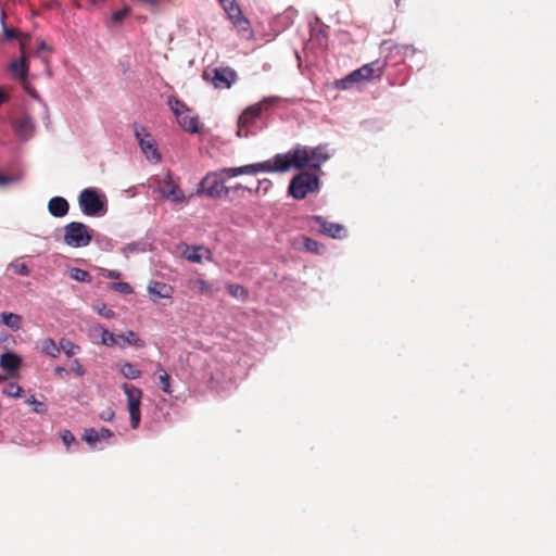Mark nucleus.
Segmentation results:
<instances>
[{
  "label": "nucleus",
  "mask_w": 556,
  "mask_h": 556,
  "mask_svg": "<svg viewBox=\"0 0 556 556\" xmlns=\"http://www.w3.org/2000/svg\"><path fill=\"white\" fill-rule=\"evenodd\" d=\"M254 168L238 166V167H223L218 170L207 173L200 181L197 194H204L212 199L226 198L230 192V187L225 185L226 179L235 178L240 175H248Z\"/></svg>",
  "instance_id": "nucleus-1"
},
{
  "label": "nucleus",
  "mask_w": 556,
  "mask_h": 556,
  "mask_svg": "<svg viewBox=\"0 0 556 556\" xmlns=\"http://www.w3.org/2000/svg\"><path fill=\"white\" fill-rule=\"evenodd\" d=\"M386 65L387 62L380 60L364 64L359 68L350 73L344 78L337 80L336 87L338 89L346 90L354 84L379 79L383 75Z\"/></svg>",
  "instance_id": "nucleus-2"
},
{
  "label": "nucleus",
  "mask_w": 556,
  "mask_h": 556,
  "mask_svg": "<svg viewBox=\"0 0 556 556\" xmlns=\"http://www.w3.org/2000/svg\"><path fill=\"white\" fill-rule=\"evenodd\" d=\"M330 157L326 147H298L294 149L295 168L302 169L308 167L317 174L321 165Z\"/></svg>",
  "instance_id": "nucleus-3"
},
{
  "label": "nucleus",
  "mask_w": 556,
  "mask_h": 556,
  "mask_svg": "<svg viewBox=\"0 0 556 556\" xmlns=\"http://www.w3.org/2000/svg\"><path fill=\"white\" fill-rule=\"evenodd\" d=\"M277 100L275 97L263 99L261 102L248 106L238 118L237 136L245 138L250 134V127L261 116V114L268 110L271 103Z\"/></svg>",
  "instance_id": "nucleus-4"
},
{
  "label": "nucleus",
  "mask_w": 556,
  "mask_h": 556,
  "mask_svg": "<svg viewBox=\"0 0 556 556\" xmlns=\"http://www.w3.org/2000/svg\"><path fill=\"white\" fill-rule=\"evenodd\" d=\"M319 189V178L315 173L302 172L295 175L289 185L290 194L296 199L302 200L308 193L316 192Z\"/></svg>",
  "instance_id": "nucleus-5"
},
{
  "label": "nucleus",
  "mask_w": 556,
  "mask_h": 556,
  "mask_svg": "<svg viewBox=\"0 0 556 556\" xmlns=\"http://www.w3.org/2000/svg\"><path fill=\"white\" fill-rule=\"evenodd\" d=\"M291 166L295 167L294 150L288 152L287 154H277L273 160L245 165V167L254 168L252 172H248V175L271 172L283 173L290 169Z\"/></svg>",
  "instance_id": "nucleus-6"
},
{
  "label": "nucleus",
  "mask_w": 556,
  "mask_h": 556,
  "mask_svg": "<svg viewBox=\"0 0 556 556\" xmlns=\"http://www.w3.org/2000/svg\"><path fill=\"white\" fill-rule=\"evenodd\" d=\"M92 231L80 222H72L64 227V242L72 248L87 247L92 240Z\"/></svg>",
  "instance_id": "nucleus-7"
},
{
  "label": "nucleus",
  "mask_w": 556,
  "mask_h": 556,
  "mask_svg": "<svg viewBox=\"0 0 556 556\" xmlns=\"http://www.w3.org/2000/svg\"><path fill=\"white\" fill-rule=\"evenodd\" d=\"M126 397H127V408L130 417V425L132 429H137L140 425L141 420V399H142V390L128 383H124L122 386Z\"/></svg>",
  "instance_id": "nucleus-8"
},
{
  "label": "nucleus",
  "mask_w": 556,
  "mask_h": 556,
  "mask_svg": "<svg viewBox=\"0 0 556 556\" xmlns=\"http://www.w3.org/2000/svg\"><path fill=\"white\" fill-rule=\"evenodd\" d=\"M79 205L84 214L88 216H99L105 213V203L100 198L97 190L87 188L79 194Z\"/></svg>",
  "instance_id": "nucleus-9"
},
{
  "label": "nucleus",
  "mask_w": 556,
  "mask_h": 556,
  "mask_svg": "<svg viewBox=\"0 0 556 556\" xmlns=\"http://www.w3.org/2000/svg\"><path fill=\"white\" fill-rule=\"evenodd\" d=\"M237 73L230 67H218L211 72L205 71L203 78L211 81L215 88L228 89L237 80Z\"/></svg>",
  "instance_id": "nucleus-10"
},
{
  "label": "nucleus",
  "mask_w": 556,
  "mask_h": 556,
  "mask_svg": "<svg viewBox=\"0 0 556 556\" xmlns=\"http://www.w3.org/2000/svg\"><path fill=\"white\" fill-rule=\"evenodd\" d=\"M308 226L312 230L334 239H341L345 236V229L341 224L328 222L321 216L315 215L309 217Z\"/></svg>",
  "instance_id": "nucleus-11"
},
{
  "label": "nucleus",
  "mask_w": 556,
  "mask_h": 556,
  "mask_svg": "<svg viewBox=\"0 0 556 556\" xmlns=\"http://www.w3.org/2000/svg\"><path fill=\"white\" fill-rule=\"evenodd\" d=\"M157 191L162 197L173 201L182 202L185 201V193L180 189L179 185L175 182L172 175L167 173L163 178L157 179Z\"/></svg>",
  "instance_id": "nucleus-12"
},
{
  "label": "nucleus",
  "mask_w": 556,
  "mask_h": 556,
  "mask_svg": "<svg viewBox=\"0 0 556 556\" xmlns=\"http://www.w3.org/2000/svg\"><path fill=\"white\" fill-rule=\"evenodd\" d=\"M22 364L21 357L12 352L3 353L0 356V367L9 372L11 377H14L18 371Z\"/></svg>",
  "instance_id": "nucleus-13"
},
{
  "label": "nucleus",
  "mask_w": 556,
  "mask_h": 556,
  "mask_svg": "<svg viewBox=\"0 0 556 556\" xmlns=\"http://www.w3.org/2000/svg\"><path fill=\"white\" fill-rule=\"evenodd\" d=\"M148 292L152 296L153 302H156L157 299H170L174 292V289L172 286L160 282V281H152L148 286Z\"/></svg>",
  "instance_id": "nucleus-14"
},
{
  "label": "nucleus",
  "mask_w": 556,
  "mask_h": 556,
  "mask_svg": "<svg viewBox=\"0 0 556 556\" xmlns=\"http://www.w3.org/2000/svg\"><path fill=\"white\" fill-rule=\"evenodd\" d=\"M34 128V121L28 114H24L14 122V129L22 138H28L33 134Z\"/></svg>",
  "instance_id": "nucleus-15"
},
{
  "label": "nucleus",
  "mask_w": 556,
  "mask_h": 556,
  "mask_svg": "<svg viewBox=\"0 0 556 556\" xmlns=\"http://www.w3.org/2000/svg\"><path fill=\"white\" fill-rule=\"evenodd\" d=\"M140 148L143 152V154L147 156L148 160L152 162H159L161 160V154L159 153L155 142L152 138V136H146L144 138H140Z\"/></svg>",
  "instance_id": "nucleus-16"
},
{
  "label": "nucleus",
  "mask_w": 556,
  "mask_h": 556,
  "mask_svg": "<svg viewBox=\"0 0 556 556\" xmlns=\"http://www.w3.org/2000/svg\"><path fill=\"white\" fill-rule=\"evenodd\" d=\"M68 202L61 197L52 198L48 203L49 213L54 217H63L68 213Z\"/></svg>",
  "instance_id": "nucleus-17"
},
{
  "label": "nucleus",
  "mask_w": 556,
  "mask_h": 556,
  "mask_svg": "<svg viewBox=\"0 0 556 556\" xmlns=\"http://www.w3.org/2000/svg\"><path fill=\"white\" fill-rule=\"evenodd\" d=\"M177 122L188 132L195 134L199 131V118L191 115L189 109L177 117Z\"/></svg>",
  "instance_id": "nucleus-18"
},
{
  "label": "nucleus",
  "mask_w": 556,
  "mask_h": 556,
  "mask_svg": "<svg viewBox=\"0 0 556 556\" xmlns=\"http://www.w3.org/2000/svg\"><path fill=\"white\" fill-rule=\"evenodd\" d=\"M11 72L20 79L21 83H25L29 70L28 61L23 53L20 60H14L10 64Z\"/></svg>",
  "instance_id": "nucleus-19"
},
{
  "label": "nucleus",
  "mask_w": 556,
  "mask_h": 556,
  "mask_svg": "<svg viewBox=\"0 0 556 556\" xmlns=\"http://www.w3.org/2000/svg\"><path fill=\"white\" fill-rule=\"evenodd\" d=\"M224 5H226V2L224 3ZM225 9L228 12L230 20L237 27H239L242 30H245L248 28L249 21L244 16H242L238 5L230 2V7H225Z\"/></svg>",
  "instance_id": "nucleus-20"
},
{
  "label": "nucleus",
  "mask_w": 556,
  "mask_h": 556,
  "mask_svg": "<svg viewBox=\"0 0 556 556\" xmlns=\"http://www.w3.org/2000/svg\"><path fill=\"white\" fill-rule=\"evenodd\" d=\"M190 291L197 294H212V285L202 278H191L187 281Z\"/></svg>",
  "instance_id": "nucleus-21"
},
{
  "label": "nucleus",
  "mask_w": 556,
  "mask_h": 556,
  "mask_svg": "<svg viewBox=\"0 0 556 556\" xmlns=\"http://www.w3.org/2000/svg\"><path fill=\"white\" fill-rule=\"evenodd\" d=\"M93 330L101 332V343L103 345H106V346L119 345L122 349H125V343H121V341H118V336H115L114 333L110 332L103 326L98 325L93 328Z\"/></svg>",
  "instance_id": "nucleus-22"
},
{
  "label": "nucleus",
  "mask_w": 556,
  "mask_h": 556,
  "mask_svg": "<svg viewBox=\"0 0 556 556\" xmlns=\"http://www.w3.org/2000/svg\"><path fill=\"white\" fill-rule=\"evenodd\" d=\"M381 48L389 50L388 59H391L393 56H400V60L397 62H402L406 54L409 51H413V49L409 46L404 45H390L388 41L382 42Z\"/></svg>",
  "instance_id": "nucleus-23"
},
{
  "label": "nucleus",
  "mask_w": 556,
  "mask_h": 556,
  "mask_svg": "<svg viewBox=\"0 0 556 556\" xmlns=\"http://www.w3.org/2000/svg\"><path fill=\"white\" fill-rule=\"evenodd\" d=\"M0 320L13 331H17L22 327V316L15 313L3 312L0 314Z\"/></svg>",
  "instance_id": "nucleus-24"
},
{
  "label": "nucleus",
  "mask_w": 556,
  "mask_h": 556,
  "mask_svg": "<svg viewBox=\"0 0 556 556\" xmlns=\"http://www.w3.org/2000/svg\"><path fill=\"white\" fill-rule=\"evenodd\" d=\"M155 375L159 377V386L167 394H172L170 377L161 364H157Z\"/></svg>",
  "instance_id": "nucleus-25"
},
{
  "label": "nucleus",
  "mask_w": 556,
  "mask_h": 556,
  "mask_svg": "<svg viewBox=\"0 0 556 556\" xmlns=\"http://www.w3.org/2000/svg\"><path fill=\"white\" fill-rule=\"evenodd\" d=\"M203 253H208V251L202 247H187L184 251V257L193 263H201Z\"/></svg>",
  "instance_id": "nucleus-26"
},
{
  "label": "nucleus",
  "mask_w": 556,
  "mask_h": 556,
  "mask_svg": "<svg viewBox=\"0 0 556 556\" xmlns=\"http://www.w3.org/2000/svg\"><path fill=\"white\" fill-rule=\"evenodd\" d=\"M118 341H121V343H125V348L127 345H134V346H137V348H143L144 346V341L141 340L137 333L132 330H128L126 333L124 334H118Z\"/></svg>",
  "instance_id": "nucleus-27"
},
{
  "label": "nucleus",
  "mask_w": 556,
  "mask_h": 556,
  "mask_svg": "<svg viewBox=\"0 0 556 556\" xmlns=\"http://www.w3.org/2000/svg\"><path fill=\"white\" fill-rule=\"evenodd\" d=\"M119 371L127 379H138L141 376V371L128 362L121 364Z\"/></svg>",
  "instance_id": "nucleus-28"
},
{
  "label": "nucleus",
  "mask_w": 556,
  "mask_h": 556,
  "mask_svg": "<svg viewBox=\"0 0 556 556\" xmlns=\"http://www.w3.org/2000/svg\"><path fill=\"white\" fill-rule=\"evenodd\" d=\"M41 351L51 357H58L60 355V348L56 345L54 340L50 338L42 341Z\"/></svg>",
  "instance_id": "nucleus-29"
},
{
  "label": "nucleus",
  "mask_w": 556,
  "mask_h": 556,
  "mask_svg": "<svg viewBox=\"0 0 556 556\" xmlns=\"http://www.w3.org/2000/svg\"><path fill=\"white\" fill-rule=\"evenodd\" d=\"M167 103H168L170 110L173 111V113L175 114L176 118L181 113H184L188 110L186 104L174 96L168 97Z\"/></svg>",
  "instance_id": "nucleus-30"
},
{
  "label": "nucleus",
  "mask_w": 556,
  "mask_h": 556,
  "mask_svg": "<svg viewBox=\"0 0 556 556\" xmlns=\"http://www.w3.org/2000/svg\"><path fill=\"white\" fill-rule=\"evenodd\" d=\"M59 348L68 357L73 356L74 354H76L77 352L80 351V346L79 345L75 344L74 342H72L71 340L65 339V338L60 340V346Z\"/></svg>",
  "instance_id": "nucleus-31"
},
{
  "label": "nucleus",
  "mask_w": 556,
  "mask_h": 556,
  "mask_svg": "<svg viewBox=\"0 0 556 556\" xmlns=\"http://www.w3.org/2000/svg\"><path fill=\"white\" fill-rule=\"evenodd\" d=\"M70 277L73 280L80 281V282H90L91 281V275L81 268H71L70 269Z\"/></svg>",
  "instance_id": "nucleus-32"
},
{
  "label": "nucleus",
  "mask_w": 556,
  "mask_h": 556,
  "mask_svg": "<svg viewBox=\"0 0 556 556\" xmlns=\"http://www.w3.org/2000/svg\"><path fill=\"white\" fill-rule=\"evenodd\" d=\"M109 288L122 294H131L134 292V288L128 282H111Z\"/></svg>",
  "instance_id": "nucleus-33"
},
{
  "label": "nucleus",
  "mask_w": 556,
  "mask_h": 556,
  "mask_svg": "<svg viewBox=\"0 0 556 556\" xmlns=\"http://www.w3.org/2000/svg\"><path fill=\"white\" fill-rule=\"evenodd\" d=\"M22 388L16 382H10L3 388V394L10 397H18L22 393Z\"/></svg>",
  "instance_id": "nucleus-34"
},
{
  "label": "nucleus",
  "mask_w": 556,
  "mask_h": 556,
  "mask_svg": "<svg viewBox=\"0 0 556 556\" xmlns=\"http://www.w3.org/2000/svg\"><path fill=\"white\" fill-rule=\"evenodd\" d=\"M26 403L33 406V410L37 414H46L47 406L43 402L37 401L34 395L26 400Z\"/></svg>",
  "instance_id": "nucleus-35"
},
{
  "label": "nucleus",
  "mask_w": 556,
  "mask_h": 556,
  "mask_svg": "<svg viewBox=\"0 0 556 556\" xmlns=\"http://www.w3.org/2000/svg\"><path fill=\"white\" fill-rule=\"evenodd\" d=\"M93 308L103 317L112 319L115 317V312L109 308L104 303H96Z\"/></svg>",
  "instance_id": "nucleus-36"
},
{
  "label": "nucleus",
  "mask_w": 556,
  "mask_h": 556,
  "mask_svg": "<svg viewBox=\"0 0 556 556\" xmlns=\"http://www.w3.org/2000/svg\"><path fill=\"white\" fill-rule=\"evenodd\" d=\"M83 439L88 443V444H96L99 440H100V434L99 432L93 429V428H89V429H86L85 430V433L83 435Z\"/></svg>",
  "instance_id": "nucleus-37"
},
{
  "label": "nucleus",
  "mask_w": 556,
  "mask_h": 556,
  "mask_svg": "<svg viewBox=\"0 0 556 556\" xmlns=\"http://www.w3.org/2000/svg\"><path fill=\"white\" fill-rule=\"evenodd\" d=\"M10 268L16 275H21V276L29 275V269L25 263L14 262L10 265Z\"/></svg>",
  "instance_id": "nucleus-38"
},
{
  "label": "nucleus",
  "mask_w": 556,
  "mask_h": 556,
  "mask_svg": "<svg viewBox=\"0 0 556 556\" xmlns=\"http://www.w3.org/2000/svg\"><path fill=\"white\" fill-rule=\"evenodd\" d=\"M227 290H228L229 294H231L235 298L248 295L247 290L240 285H229L227 287Z\"/></svg>",
  "instance_id": "nucleus-39"
},
{
  "label": "nucleus",
  "mask_w": 556,
  "mask_h": 556,
  "mask_svg": "<svg viewBox=\"0 0 556 556\" xmlns=\"http://www.w3.org/2000/svg\"><path fill=\"white\" fill-rule=\"evenodd\" d=\"M129 13H130V10L127 7H125L122 10L115 11L112 14V22L116 23V24H119V23H122L125 20V17H127L129 15Z\"/></svg>",
  "instance_id": "nucleus-40"
},
{
  "label": "nucleus",
  "mask_w": 556,
  "mask_h": 556,
  "mask_svg": "<svg viewBox=\"0 0 556 556\" xmlns=\"http://www.w3.org/2000/svg\"><path fill=\"white\" fill-rule=\"evenodd\" d=\"M61 439L67 448H70L72 444L76 443V438L70 430H63L61 432Z\"/></svg>",
  "instance_id": "nucleus-41"
},
{
  "label": "nucleus",
  "mask_w": 556,
  "mask_h": 556,
  "mask_svg": "<svg viewBox=\"0 0 556 556\" xmlns=\"http://www.w3.org/2000/svg\"><path fill=\"white\" fill-rule=\"evenodd\" d=\"M304 248L309 252L319 253L321 245L316 240L305 238Z\"/></svg>",
  "instance_id": "nucleus-42"
},
{
  "label": "nucleus",
  "mask_w": 556,
  "mask_h": 556,
  "mask_svg": "<svg viewBox=\"0 0 556 556\" xmlns=\"http://www.w3.org/2000/svg\"><path fill=\"white\" fill-rule=\"evenodd\" d=\"M102 276L110 279H119L122 277V273L118 270L103 269Z\"/></svg>",
  "instance_id": "nucleus-43"
},
{
  "label": "nucleus",
  "mask_w": 556,
  "mask_h": 556,
  "mask_svg": "<svg viewBox=\"0 0 556 556\" xmlns=\"http://www.w3.org/2000/svg\"><path fill=\"white\" fill-rule=\"evenodd\" d=\"M72 370L79 377L84 376L85 375V369L84 367L80 365L79 361L78 359H74L73 363H72Z\"/></svg>",
  "instance_id": "nucleus-44"
},
{
  "label": "nucleus",
  "mask_w": 556,
  "mask_h": 556,
  "mask_svg": "<svg viewBox=\"0 0 556 556\" xmlns=\"http://www.w3.org/2000/svg\"><path fill=\"white\" fill-rule=\"evenodd\" d=\"M135 135L139 142H140V138H144L146 136H151L144 127L138 126V125H135Z\"/></svg>",
  "instance_id": "nucleus-45"
},
{
  "label": "nucleus",
  "mask_w": 556,
  "mask_h": 556,
  "mask_svg": "<svg viewBox=\"0 0 556 556\" xmlns=\"http://www.w3.org/2000/svg\"><path fill=\"white\" fill-rule=\"evenodd\" d=\"M100 418L105 421H111L114 418V412L111 408H106L100 414Z\"/></svg>",
  "instance_id": "nucleus-46"
},
{
  "label": "nucleus",
  "mask_w": 556,
  "mask_h": 556,
  "mask_svg": "<svg viewBox=\"0 0 556 556\" xmlns=\"http://www.w3.org/2000/svg\"><path fill=\"white\" fill-rule=\"evenodd\" d=\"M43 51L51 52V48L43 40H39L37 46V52L39 53Z\"/></svg>",
  "instance_id": "nucleus-47"
},
{
  "label": "nucleus",
  "mask_w": 556,
  "mask_h": 556,
  "mask_svg": "<svg viewBox=\"0 0 556 556\" xmlns=\"http://www.w3.org/2000/svg\"><path fill=\"white\" fill-rule=\"evenodd\" d=\"M98 432L100 434V439H110L113 437V432L108 428H101V430Z\"/></svg>",
  "instance_id": "nucleus-48"
},
{
  "label": "nucleus",
  "mask_w": 556,
  "mask_h": 556,
  "mask_svg": "<svg viewBox=\"0 0 556 556\" xmlns=\"http://www.w3.org/2000/svg\"><path fill=\"white\" fill-rule=\"evenodd\" d=\"M4 34H5L7 38H9V39L16 38L18 35L17 31L13 28H5Z\"/></svg>",
  "instance_id": "nucleus-49"
},
{
  "label": "nucleus",
  "mask_w": 556,
  "mask_h": 556,
  "mask_svg": "<svg viewBox=\"0 0 556 556\" xmlns=\"http://www.w3.org/2000/svg\"><path fill=\"white\" fill-rule=\"evenodd\" d=\"M22 84H23L24 88L26 89V91H27L31 97H34V98H38V93L36 92V90H35V89H33V88H30V87L28 86L27 79L25 80V83H22Z\"/></svg>",
  "instance_id": "nucleus-50"
},
{
  "label": "nucleus",
  "mask_w": 556,
  "mask_h": 556,
  "mask_svg": "<svg viewBox=\"0 0 556 556\" xmlns=\"http://www.w3.org/2000/svg\"><path fill=\"white\" fill-rule=\"evenodd\" d=\"M230 190H233V191L247 190L249 192H252V189H250V188H248V187H245V186H243L241 184H238V185L231 187Z\"/></svg>",
  "instance_id": "nucleus-51"
},
{
  "label": "nucleus",
  "mask_w": 556,
  "mask_h": 556,
  "mask_svg": "<svg viewBox=\"0 0 556 556\" xmlns=\"http://www.w3.org/2000/svg\"><path fill=\"white\" fill-rule=\"evenodd\" d=\"M10 181H12L11 177L0 174V186H5Z\"/></svg>",
  "instance_id": "nucleus-52"
},
{
  "label": "nucleus",
  "mask_w": 556,
  "mask_h": 556,
  "mask_svg": "<svg viewBox=\"0 0 556 556\" xmlns=\"http://www.w3.org/2000/svg\"><path fill=\"white\" fill-rule=\"evenodd\" d=\"M143 3L156 8L159 5V0H141Z\"/></svg>",
  "instance_id": "nucleus-53"
},
{
  "label": "nucleus",
  "mask_w": 556,
  "mask_h": 556,
  "mask_svg": "<svg viewBox=\"0 0 556 556\" xmlns=\"http://www.w3.org/2000/svg\"><path fill=\"white\" fill-rule=\"evenodd\" d=\"M54 372H55L58 376H60V377H63L64 375H66V374H67V371H66L63 367H56V368L54 369Z\"/></svg>",
  "instance_id": "nucleus-54"
},
{
  "label": "nucleus",
  "mask_w": 556,
  "mask_h": 556,
  "mask_svg": "<svg viewBox=\"0 0 556 556\" xmlns=\"http://www.w3.org/2000/svg\"><path fill=\"white\" fill-rule=\"evenodd\" d=\"M8 100V96L0 89V105Z\"/></svg>",
  "instance_id": "nucleus-55"
},
{
  "label": "nucleus",
  "mask_w": 556,
  "mask_h": 556,
  "mask_svg": "<svg viewBox=\"0 0 556 556\" xmlns=\"http://www.w3.org/2000/svg\"><path fill=\"white\" fill-rule=\"evenodd\" d=\"M2 412H3V407H2V405H0V415L2 414Z\"/></svg>",
  "instance_id": "nucleus-56"
},
{
  "label": "nucleus",
  "mask_w": 556,
  "mask_h": 556,
  "mask_svg": "<svg viewBox=\"0 0 556 556\" xmlns=\"http://www.w3.org/2000/svg\"><path fill=\"white\" fill-rule=\"evenodd\" d=\"M4 380V377L0 376V382Z\"/></svg>",
  "instance_id": "nucleus-57"
},
{
  "label": "nucleus",
  "mask_w": 556,
  "mask_h": 556,
  "mask_svg": "<svg viewBox=\"0 0 556 556\" xmlns=\"http://www.w3.org/2000/svg\"><path fill=\"white\" fill-rule=\"evenodd\" d=\"M227 1H228V0H220V2H222V3H225V2H227Z\"/></svg>",
  "instance_id": "nucleus-58"
}]
</instances>
